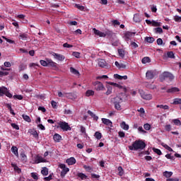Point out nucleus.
Instances as JSON below:
<instances>
[{"instance_id":"obj_4","label":"nucleus","mask_w":181,"mask_h":181,"mask_svg":"<svg viewBox=\"0 0 181 181\" xmlns=\"http://www.w3.org/2000/svg\"><path fill=\"white\" fill-rule=\"evenodd\" d=\"M57 128H61L63 131H71V127L69 125V123L66 122H59Z\"/></svg>"},{"instance_id":"obj_62","label":"nucleus","mask_w":181,"mask_h":181,"mask_svg":"<svg viewBox=\"0 0 181 181\" xmlns=\"http://www.w3.org/2000/svg\"><path fill=\"white\" fill-rule=\"evenodd\" d=\"M165 129L169 132L172 129V126H170V124H167L165 126Z\"/></svg>"},{"instance_id":"obj_32","label":"nucleus","mask_w":181,"mask_h":181,"mask_svg":"<svg viewBox=\"0 0 181 181\" xmlns=\"http://www.w3.org/2000/svg\"><path fill=\"white\" fill-rule=\"evenodd\" d=\"M141 62L143 63V64H146V63L151 62V59L149 58V57H144L141 60Z\"/></svg>"},{"instance_id":"obj_14","label":"nucleus","mask_w":181,"mask_h":181,"mask_svg":"<svg viewBox=\"0 0 181 181\" xmlns=\"http://www.w3.org/2000/svg\"><path fill=\"white\" fill-rule=\"evenodd\" d=\"M179 91H180V89H179V88L173 87V88L168 89L166 90V93L173 94L175 93H179Z\"/></svg>"},{"instance_id":"obj_47","label":"nucleus","mask_w":181,"mask_h":181,"mask_svg":"<svg viewBox=\"0 0 181 181\" xmlns=\"http://www.w3.org/2000/svg\"><path fill=\"white\" fill-rule=\"evenodd\" d=\"M153 151L155 153H157V155H162V151L158 149V148H153Z\"/></svg>"},{"instance_id":"obj_23","label":"nucleus","mask_w":181,"mask_h":181,"mask_svg":"<svg viewBox=\"0 0 181 181\" xmlns=\"http://www.w3.org/2000/svg\"><path fill=\"white\" fill-rule=\"evenodd\" d=\"M120 127L121 128H122V129H124V131H128V129H129V125L127 124V123H125V122H122L120 124Z\"/></svg>"},{"instance_id":"obj_19","label":"nucleus","mask_w":181,"mask_h":181,"mask_svg":"<svg viewBox=\"0 0 181 181\" xmlns=\"http://www.w3.org/2000/svg\"><path fill=\"white\" fill-rule=\"evenodd\" d=\"M35 163H42L46 162V160L45 158H43L42 156H37L35 158Z\"/></svg>"},{"instance_id":"obj_17","label":"nucleus","mask_w":181,"mask_h":181,"mask_svg":"<svg viewBox=\"0 0 181 181\" xmlns=\"http://www.w3.org/2000/svg\"><path fill=\"white\" fill-rule=\"evenodd\" d=\"M115 78H117V80H127L128 79V76L124 75V76H120L117 74L114 75Z\"/></svg>"},{"instance_id":"obj_27","label":"nucleus","mask_w":181,"mask_h":181,"mask_svg":"<svg viewBox=\"0 0 181 181\" xmlns=\"http://www.w3.org/2000/svg\"><path fill=\"white\" fill-rule=\"evenodd\" d=\"M41 173L43 176H47V175H49V169L46 167L42 168Z\"/></svg>"},{"instance_id":"obj_36","label":"nucleus","mask_w":181,"mask_h":181,"mask_svg":"<svg viewBox=\"0 0 181 181\" xmlns=\"http://www.w3.org/2000/svg\"><path fill=\"white\" fill-rule=\"evenodd\" d=\"M117 170H118L119 176H123L124 175V169L122 168V166H119L117 168Z\"/></svg>"},{"instance_id":"obj_9","label":"nucleus","mask_w":181,"mask_h":181,"mask_svg":"<svg viewBox=\"0 0 181 181\" xmlns=\"http://www.w3.org/2000/svg\"><path fill=\"white\" fill-rule=\"evenodd\" d=\"M98 64L102 69H108L110 67V65L104 59H100Z\"/></svg>"},{"instance_id":"obj_61","label":"nucleus","mask_w":181,"mask_h":181,"mask_svg":"<svg viewBox=\"0 0 181 181\" xmlns=\"http://www.w3.org/2000/svg\"><path fill=\"white\" fill-rule=\"evenodd\" d=\"M118 135L119 136V138H125V132H118Z\"/></svg>"},{"instance_id":"obj_12","label":"nucleus","mask_w":181,"mask_h":181,"mask_svg":"<svg viewBox=\"0 0 181 181\" xmlns=\"http://www.w3.org/2000/svg\"><path fill=\"white\" fill-rule=\"evenodd\" d=\"M66 163L69 165V166H71L73 165H75L76 163V158L74 157H71L66 160Z\"/></svg>"},{"instance_id":"obj_40","label":"nucleus","mask_w":181,"mask_h":181,"mask_svg":"<svg viewBox=\"0 0 181 181\" xmlns=\"http://www.w3.org/2000/svg\"><path fill=\"white\" fill-rule=\"evenodd\" d=\"M94 95V91L93 90H88L86 92V97H90Z\"/></svg>"},{"instance_id":"obj_22","label":"nucleus","mask_w":181,"mask_h":181,"mask_svg":"<svg viewBox=\"0 0 181 181\" xmlns=\"http://www.w3.org/2000/svg\"><path fill=\"white\" fill-rule=\"evenodd\" d=\"M11 152L15 155V156H19V153L18 152V147L13 146L11 147Z\"/></svg>"},{"instance_id":"obj_41","label":"nucleus","mask_w":181,"mask_h":181,"mask_svg":"<svg viewBox=\"0 0 181 181\" xmlns=\"http://www.w3.org/2000/svg\"><path fill=\"white\" fill-rule=\"evenodd\" d=\"M20 156L23 162H26L27 156H26V154H25V153H21L20 154Z\"/></svg>"},{"instance_id":"obj_55","label":"nucleus","mask_w":181,"mask_h":181,"mask_svg":"<svg viewBox=\"0 0 181 181\" xmlns=\"http://www.w3.org/2000/svg\"><path fill=\"white\" fill-rule=\"evenodd\" d=\"M151 25H152V26H156V27L160 26V23H159L158 22H156L155 21H151Z\"/></svg>"},{"instance_id":"obj_20","label":"nucleus","mask_w":181,"mask_h":181,"mask_svg":"<svg viewBox=\"0 0 181 181\" xmlns=\"http://www.w3.org/2000/svg\"><path fill=\"white\" fill-rule=\"evenodd\" d=\"M28 68V66L24 63H21L18 66V71L21 73V71H23L24 70H26Z\"/></svg>"},{"instance_id":"obj_8","label":"nucleus","mask_w":181,"mask_h":181,"mask_svg":"<svg viewBox=\"0 0 181 181\" xmlns=\"http://www.w3.org/2000/svg\"><path fill=\"white\" fill-rule=\"evenodd\" d=\"M52 56L56 59V60H58L59 62H63L65 60L66 57L62 54H57L56 52L52 53Z\"/></svg>"},{"instance_id":"obj_13","label":"nucleus","mask_w":181,"mask_h":181,"mask_svg":"<svg viewBox=\"0 0 181 181\" xmlns=\"http://www.w3.org/2000/svg\"><path fill=\"white\" fill-rule=\"evenodd\" d=\"M141 97L144 100H152V95L151 94L145 93L144 92L141 93Z\"/></svg>"},{"instance_id":"obj_56","label":"nucleus","mask_w":181,"mask_h":181,"mask_svg":"<svg viewBox=\"0 0 181 181\" xmlns=\"http://www.w3.org/2000/svg\"><path fill=\"white\" fill-rule=\"evenodd\" d=\"M144 129H146V131H149V129H151V124H149L148 123L144 124Z\"/></svg>"},{"instance_id":"obj_5","label":"nucleus","mask_w":181,"mask_h":181,"mask_svg":"<svg viewBox=\"0 0 181 181\" xmlns=\"http://www.w3.org/2000/svg\"><path fill=\"white\" fill-rule=\"evenodd\" d=\"M157 74L158 72L156 70H148L146 73V78L147 80H153Z\"/></svg>"},{"instance_id":"obj_26","label":"nucleus","mask_w":181,"mask_h":181,"mask_svg":"<svg viewBox=\"0 0 181 181\" xmlns=\"http://www.w3.org/2000/svg\"><path fill=\"white\" fill-rule=\"evenodd\" d=\"M88 114L90 115L95 121H98V117L96 116L91 110H88Z\"/></svg>"},{"instance_id":"obj_49","label":"nucleus","mask_w":181,"mask_h":181,"mask_svg":"<svg viewBox=\"0 0 181 181\" xmlns=\"http://www.w3.org/2000/svg\"><path fill=\"white\" fill-rule=\"evenodd\" d=\"M173 122H174L175 125H177L178 127L181 125V122L179 119H173Z\"/></svg>"},{"instance_id":"obj_30","label":"nucleus","mask_w":181,"mask_h":181,"mask_svg":"<svg viewBox=\"0 0 181 181\" xmlns=\"http://www.w3.org/2000/svg\"><path fill=\"white\" fill-rule=\"evenodd\" d=\"M133 21L134 22H136V23L141 22V18H139V14H134L133 17Z\"/></svg>"},{"instance_id":"obj_48","label":"nucleus","mask_w":181,"mask_h":181,"mask_svg":"<svg viewBox=\"0 0 181 181\" xmlns=\"http://www.w3.org/2000/svg\"><path fill=\"white\" fill-rule=\"evenodd\" d=\"M31 177H33L34 180H37L39 179V177L37 176V173H31Z\"/></svg>"},{"instance_id":"obj_24","label":"nucleus","mask_w":181,"mask_h":181,"mask_svg":"<svg viewBox=\"0 0 181 181\" xmlns=\"http://www.w3.org/2000/svg\"><path fill=\"white\" fill-rule=\"evenodd\" d=\"M53 139L55 142H60V141H62V136L59 134H55Z\"/></svg>"},{"instance_id":"obj_25","label":"nucleus","mask_w":181,"mask_h":181,"mask_svg":"<svg viewBox=\"0 0 181 181\" xmlns=\"http://www.w3.org/2000/svg\"><path fill=\"white\" fill-rule=\"evenodd\" d=\"M68 172H70V168H66L62 170L61 172V177H64V176H66V175H67Z\"/></svg>"},{"instance_id":"obj_31","label":"nucleus","mask_w":181,"mask_h":181,"mask_svg":"<svg viewBox=\"0 0 181 181\" xmlns=\"http://www.w3.org/2000/svg\"><path fill=\"white\" fill-rule=\"evenodd\" d=\"M145 40L148 43H153L155 42V38H153V37H146Z\"/></svg>"},{"instance_id":"obj_42","label":"nucleus","mask_w":181,"mask_h":181,"mask_svg":"<svg viewBox=\"0 0 181 181\" xmlns=\"http://www.w3.org/2000/svg\"><path fill=\"white\" fill-rule=\"evenodd\" d=\"M6 88L5 86L0 87V95L2 96L5 94Z\"/></svg>"},{"instance_id":"obj_44","label":"nucleus","mask_w":181,"mask_h":181,"mask_svg":"<svg viewBox=\"0 0 181 181\" xmlns=\"http://www.w3.org/2000/svg\"><path fill=\"white\" fill-rule=\"evenodd\" d=\"M167 56L170 59H175V53L172 51L167 52Z\"/></svg>"},{"instance_id":"obj_1","label":"nucleus","mask_w":181,"mask_h":181,"mask_svg":"<svg viewBox=\"0 0 181 181\" xmlns=\"http://www.w3.org/2000/svg\"><path fill=\"white\" fill-rule=\"evenodd\" d=\"M145 148H146V144L142 140H136L133 142L132 146H129L130 151H139V149L142 151L145 149Z\"/></svg>"},{"instance_id":"obj_58","label":"nucleus","mask_w":181,"mask_h":181,"mask_svg":"<svg viewBox=\"0 0 181 181\" xmlns=\"http://www.w3.org/2000/svg\"><path fill=\"white\" fill-rule=\"evenodd\" d=\"M156 42L158 46H162V45H163V40L161 38L157 39Z\"/></svg>"},{"instance_id":"obj_53","label":"nucleus","mask_w":181,"mask_h":181,"mask_svg":"<svg viewBox=\"0 0 181 181\" xmlns=\"http://www.w3.org/2000/svg\"><path fill=\"white\" fill-rule=\"evenodd\" d=\"M65 94L66 95L67 98H69L70 100H73V98H74V94H73L72 93Z\"/></svg>"},{"instance_id":"obj_50","label":"nucleus","mask_w":181,"mask_h":181,"mask_svg":"<svg viewBox=\"0 0 181 181\" xmlns=\"http://www.w3.org/2000/svg\"><path fill=\"white\" fill-rule=\"evenodd\" d=\"M155 30H156V33H159L160 35V33H163V30L160 27H158L155 28Z\"/></svg>"},{"instance_id":"obj_51","label":"nucleus","mask_w":181,"mask_h":181,"mask_svg":"<svg viewBox=\"0 0 181 181\" xmlns=\"http://www.w3.org/2000/svg\"><path fill=\"white\" fill-rule=\"evenodd\" d=\"M75 8H77L79 11H84L85 9L84 6H81L80 4H75Z\"/></svg>"},{"instance_id":"obj_37","label":"nucleus","mask_w":181,"mask_h":181,"mask_svg":"<svg viewBox=\"0 0 181 181\" xmlns=\"http://www.w3.org/2000/svg\"><path fill=\"white\" fill-rule=\"evenodd\" d=\"M156 107L162 110H169V107L167 105H157Z\"/></svg>"},{"instance_id":"obj_3","label":"nucleus","mask_w":181,"mask_h":181,"mask_svg":"<svg viewBox=\"0 0 181 181\" xmlns=\"http://www.w3.org/2000/svg\"><path fill=\"white\" fill-rule=\"evenodd\" d=\"M168 79L170 81H172L175 79V76L170 72L165 71L160 76V81H165V80Z\"/></svg>"},{"instance_id":"obj_16","label":"nucleus","mask_w":181,"mask_h":181,"mask_svg":"<svg viewBox=\"0 0 181 181\" xmlns=\"http://www.w3.org/2000/svg\"><path fill=\"white\" fill-rule=\"evenodd\" d=\"M102 122H103V124H104L105 125L112 127V122H111V120L105 118H102Z\"/></svg>"},{"instance_id":"obj_45","label":"nucleus","mask_w":181,"mask_h":181,"mask_svg":"<svg viewBox=\"0 0 181 181\" xmlns=\"http://www.w3.org/2000/svg\"><path fill=\"white\" fill-rule=\"evenodd\" d=\"M78 177H80L82 180H83V179H87V175H86L83 173H78Z\"/></svg>"},{"instance_id":"obj_57","label":"nucleus","mask_w":181,"mask_h":181,"mask_svg":"<svg viewBox=\"0 0 181 181\" xmlns=\"http://www.w3.org/2000/svg\"><path fill=\"white\" fill-rule=\"evenodd\" d=\"M72 56H74L76 59H80V52H74Z\"/></svg>"},{"instance_id":"obj_2","label":"nucleus","mask_w":181,"mask_h":181,"mask_svg":"<svg viewBox=\"0 0 181 181\" xmlns=\"http://www.w3.org/2000/svg\"><path fill=\"white\" fill-rule=\"evenodd\" d=\"M112 103L115 105V110H117V111H121L122 110V108L121 107V103H122L124 100H122V98L119 96H116L115 98H114L112 99Z\"/></svg>"},{"instance_id":"obj_39","label":"nucleus","mask_w":181,"mask_h":181,"mask_svg":"<svg viewBox=\"0 0 181 181\" xmlns=\"http://www.w3.org/2000/svg\"><path fill=\"white\" fill-rule=\"evenodd\" d=\"M119 56L120 57H125V52L122 49H118Z\"/></svg>"},{"instance_id":"obj_64","label":"nucleus","mask_w":181,"mask_h":181,"mask_svg":"<svg viewBox=\"0 0 181 181\" xmlns=\"http://www.w3.org/2000/svg\"><path fill=\"white\" fill-rule=\"evenodd\" d=\"M166 181H179V178H168Z\"/></svg>"},{"instance_id":"obj_7","label":"nucleus","mask_w":181,"mask_h":181,"mask_svg":"<svg viewBox=\"0 0 181 181\" xmlns=\"http://www.w3.org/2000/svg\"><path fill=\"white\" fill-rule=\"evenodd\" d=\"M136 33L134 32H129V31H127L124 33V40L126 42H129V40H131L132 37H134V36H135Z\"/></svg>"},{"instance_id":"obj_33","label":"nucleus","mask_w":181,"mask_h":181,"mask_svg":"<svg viewBox=\"0 0 181 181\" xmlns=\"http://www.w3.org/2000/svg\"><path fill=\"white\" fill-rule=\"evenodd\" d=\"M22 117L24 121H26L27 122H32V119H30V117L28 116L27 115H23Z\"/></svg>"},{"instance_id":"obj_52","label":"nucleus","mask_w":181,"mask_h":181,"mask_svg":"<svg viewBox=\"0 0 181 181\" xmlns=\"http://www.w3.org/2000/svg\"><path fill=\"white\" fill-rule=\"evenodd\" d=\"M4 95H6L8 98H12V95L9 91L8 90V88H6V90L4 92Z\"/></svg>"},{"instance_id":"obj_11","label":"nucleus","mask_w":181,"mask_h":181,"mask_svg":"<svg viewBox=\"0 0 181 181\" xmlns=\"http://www.w3.org/2000/svg\"><path fill=\"white\" fill-rule=\"evenodd\" d=\"M93 30L94 34L96 35L97 36H100V37H105V33H104L95 28H93Z\"/></svg>"},{"instance_id":"obj_18","label":"nucleus","mask_w":181,"mask_h":181,"mask_svg":"<svg viewBox=\"0 0 181 181\" xmlns=\"http://www.w3.org/2000/svg\"><path fill=\"white\" fill-rule=\"evenodd\" d=\"M29 134H30V135H33L34 136V138H39V134L37 133V132L35 129H30L28 130Z\"/></svg>"},{"instance_id":"obj_46","label":"nucleus","mask_w":181,"mask_h":181,"mask_svg":"<svg viewBox=\"0 0 181 181\" xmlns=\"http://www.w3.org/2000/svg\"><path fill=\"white\" fill-rule=\"evenodd\" d=\"M107 90L106 91L105 94L106 95H110V94H111V93H112V86H107Z\"/></svg>"},{"instance_id":"obj_29","label":"nucleus","mask_w":181,"mask_h":181,"mask_svg":"<svg viewBox=\"0 0 181 181\" xmlns=\"http://www.w3.org/2000/svg\"><path fill=\"white\" fill-rule=\"evenodd\" d=\"M173 175V173L171 171H165L163 173V176H165V177H167L168 179H169V177H170L172 175Z\"/></svg>"},{"instance_id":"obj_6","label":"nucleus","mask_w":181,"mask_h":181,"mask_svg":"<svg viewBox=\"0 0 181 181\" xmlns=\"http://www.w3.org/2000/svg\"><path fill=\"white\" fill-rule=\"evenodd\" d=\"M93 85L95 86V88L97 91H103V90H105L104 85L100 81L94 82Z\"/></svg>"},{"instance_id":"obj_43","label":"nucleus","mask_w":181,"mask_h":181,"mask_svg":"<svg viewBox=\"0 0 181 181\" xmlns=\"http://www.w3.org/2000/svg\"><path fill=\"white\" fill-rule=\"evenodd\" d=\"M40 63L41 66H43L44 67H47V66H48V59H47V61L40 60Z\"/></svg>"},{"instance_id":"obj_38","label":"nucleus","mask_w":181,"mask_h":181,"mask_svg":"<svg viewBox=\"0 0 181 181\" xmlns=\"http://www.w3.org/2000/svg\"><path fill=\"white\" fill-rule=\"evenodd\" d=\"M94 136L96 138V139L100 140V139H101V138H103V134L99 132H96L95 133Z\"/></svg>"},{"instance_id":"obj_10","label":"nucleus","mask_w":181,"mask_h":181,"mask_svg":"<svg viewBox=\"0 0 181 181\" xmlns=\"http://www.w3.org/2000/svg\"><path fill=\"white\" fill-rule=\"evenodd\" d=\"M171 104L173 105H180V110H181V98H174Z\"/></svg>"},{"instance_id":"obj_63","label":"nucleus","mask_w":181,"mask_h":181,"mask_svg":"<svg viewBox=\"0 0 181 181\" xmlns=\"http://www.w3.org/2000/svg\"><path fill=\"white\" fill-rule=\"evenodd\" d=\"M175 22H181V17L179 16H175L174 18Z\"/></svg>"},{"instance_id":"obj_54","label":"nucleus","mask_w":181,"mask_h":181,"mask_svg":"<svg viewBox=\"0 0 181 181\" xmlns=\"http://www.w3.org/2000/svg\"><path fill=\"white\" fill-rule=\"evenodd\" d=\"M8 75H9V72L0 71V77H4V76H8Z\"/></svg>"},{"instance_id":"obj_60","label":"nucleus","mask_w":181,"mask_h":181,"mask_svg":"<svg viewBox=\"0 0 181 181\" xmlns=\"http://www.w3.org/2000/svg\"><path fill=\"white\" fill-rule=\"evenodd\" d=\"M102 78L107 79V78H108V76H107V75H103V76H97V77H96V79H97V80H101Z\"/></svg>"},{"instance_id":"obj_28","label":"nucleus","mask_w":181,"mask_h":181,"mask_svg":"<svg viewBox=\"0 0 181 181\" xmlns=\"http://www.w3.org/2000/svg\"><path fill=\"white\" fill-rule=\"evenodd\" d=\"M57 64L52 59H48V66L49 67H57Z\"/></svg>"},{"instance_id":"obj_59","label":"nucleus","mask_w":181,"mask_h":181,"mask_svg":"<svg viewBox=\"0 0 181 181\" xmlns=\"http://www.w3.org/2000/svg\"><path fill=\"white\" fill-rule=\"evenodd\" d=\"M11 127L13 128V129H16L17 131L19 130V125L15 123H11Z\"/></svg>"},{"instance_id":"obj_35","label":"nucleus","mask_w":181,"mask_h":181,"mask_svg":"<svg viewBox=\"0 0 181 181\" xmlns=\"http://www.w3.org/2000/svg\"><path fill=\"white\" fill-rule=\"evenodd\" d=\"M70 71L72 73V74H75V76H78V74H80L78 71H77V69H74V67L70 68Z\"/></svg>"},{"instance_id":"obj_34","label":"nucleus","mask_w":181,"mask_h":181,"mask_svg":"<svg viewBox=\"0 0 181 181\" xmlns=\"http://www.w3.org/2000/svg\"><path fill=\"white\" fill-rule=\"evenodd\" d=\"M19 37L21 39V40H28V34L21 33L20 34Z\"/></svg>"},{"instance_id":"obj_21","label":"nucleus","mask_w":181,"mask_h":181,"mask_svg":"<svg viewBox=\"0 0 181 181\" xmlns=\"http://www.w3.org/2000/svg\"><path fill=\"white\" fill-rule=\"evenodd\" d=\"M11 167L13 168V170L15 172H17V173H22V170L18 167V165L11 163Z\"/></svg>"},{"instance_id":"obj_15","label":"nucleus","mask_w":181,"mask_h":181,"mask_svg":"<svg viewBox=\"0 0 181 181\" xmlns=\"http://www.w3.org/2000/svg\"><path fill=\"white\" fill-rule=\"evenodd\" d=\"M109 84H110V86H114V87H117V88L123 89V91H124V93L127 91V88L118 84V83H115L114 82H110L109 83Z\"/></svg>"}]
</instances>
